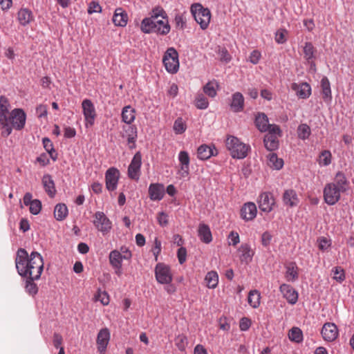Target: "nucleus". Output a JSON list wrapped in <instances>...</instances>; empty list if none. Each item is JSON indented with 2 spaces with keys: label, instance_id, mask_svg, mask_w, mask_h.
<instances>
[{
  "label": "nucleus",
  "instance_id": "obj_40",
  "mask_svg": "<svg viewBox=\"0 0 354 354\" xmlns=\"http://www.w3.org/2000/svg\"><path fill=\"white\" fill-rule=\"evenodd\" d=\"M261 295L259 291L254 290L249 292L248 301V304L254 308L259 307L260 304Z\"/></svg>",
  "mask_w": 354,
  "mask_h": 354
},
{
  "label": "nucleus",
  "instance_id": "obj_32",
  "mask_svg": "<svg viewBox=\"0 0 354 354\" xmlns=\"http://www.w3.org/2000/svg\"><path fill=\"white\" fill-rule=\"evenodd\" d=\"M283 201L285 205L290 207L295 206L299 203L297 195L293 189H288L284 192Z\"/></svg>",
  "mask_w": 354,
  "mask_h": 354
},
{
  "label": "nucleus",
  "instance_id": "obj_46",
  "mask_svg": "<svg viewBox=\"0 0 354 354\" xmlns=\"http://www.w3.org/2000/svg\"><path fill=\"white\" fill-rule=\"evenodd\" d=\"M288 337L291 341H294L295 342H300L303 339L301 330L297 327L292 328L289 331Z\"/></svg>",
  "mask_w": 354,
  "mask_h": 354
},
{
  "label": "nucleus",
  "instance_id": "obj_61",
  "mask_svg": "<svg viewBox=\"0 0 354 354\" xmlns=\"http://www.w3.org/2000/svg\"><path fill=\"white\" fill-rule=\"evenodd\" d=\"M261 57V54L260 51L257 50H254L253 51L251 52L249 56V61L253 64H257L259 63Z\"/></svg>",
  "mask_w": 354,
  "mask_h": 354
},
{
  "label": "nucleus",
  "instance_id": "obj_28",
  "mask_svg": "<svg viewBox=\"0 0 354 354\" xmlns=\"http://www.w3.org/2000/svg\"><path fill=\"white\" fill-rule=\"evenodd\" d=\"M198 234L201 241L205 243H209L212 241V232L206 224L201 223L199 225Z\"/></svg>",
  "mask_w": 354,
  "mask_h": 354
},
{
  "label": "nucleus",
  "instance_id": "obj_20",
  "mask_svg": "<svg viewBox=\"0 0 354 354\" xmlns=\"http://www.w3.org/2000/svg\"><path fill=\"white\" fill-rule=\"evenodd\" d=\"M110 339V333L108 328L101 329L97 337V349L100 353H102L105 351Z\"/></svg>",
  "mask_w": 354,
  "mask_h": 354
},
{
  "label": "nucleus",
  "instance_id": "obj_31",
  "mask_svg": "<svg viewBox=\"0 0 354 354\" xmlns=\"http://www.w3.org/2000/svg\"><path fill=\"white\" fill-rule=\"evenodd\" d=\"M244 98L243 95L236 92L232 95V102L230 104L231 109L234 112H240L243 109Z\"/></svg>",
  "mask_w": 354,
  "mask_h": 354
},
{
  "label": "nucleus",
  "instance_id": "obj_3",
  "mask_svg": "<svg viewBox=\"0 0 354 354\" xmlns=\"http://www.w3.org/2000/svg\"><path fill=\"white\" fill-rule=\"evenodd\" d=\"M140 29L145 33L155 32L165 35L170 31V25L167 18L144 19L141 22Z\"/></svg>",
  "mask_w": 354,
  "mask_h": 354
},
{
  "label": "nucleus",
  "instance_id": "obj_6",
  "mask_svg": "<svg viewBox=\"0 0 354 354\" xmlns=\"http://www.w3.org/2000/svg\"><path fill=\"white\" fill-rule=\"evenodd\" d=\"M9 103L4 96L0 97V129L2 130L1 136L8 137L12 133L11 125L9 123L7 113H8Z\"/></svg>",
  "mask_w": 354,
  "mask_h": 354
},
{
  "label": "nucleus",
  "instance_id": "obj_60",
  "mask_svg": "<svg viewBox=\"0 0 354 354\" xmlns=\"http://www.w3.org/2000/svg\"><path fill=\"white\" fill-rule=\"evenodd\" d=\"M318 247L320 250L324 251L330 245V241L326 237H321L318 239Z\"/></svg>",
  "mask_w": 354,
  "mask_h": 354
},
{
  "label": "nucleus",
  "instance_id": "obj_53",
  "mask_svg": "<svg viewBox=\"0 0 354 354\" xmlns=\"http://www.w3.org/2000/svg\"><path fill=\"white\" fill-rule=\"evenodd\" d=\"M228 245L236 246L240 242V236L235 231H232L227 236Z\"/></svg>",
  "mask_w": 354,
  "mask_h": 354
},
{
  "label": "nucleus",
  "instance_id": "obj_47",
  "mask_svg": "<svg viewBox=\"0 0 354 354\" xmlns=\"http://www.w3.org/2000/svg\"><path fill=\"white\" fill-rule=\"evenodd\" d=\"M167 18V15L164 9L160 6L154 7L151 12L150 17H146L145 19H156V18Z\"/></svg>",
  "mask_w": 354,
  "mask_h": 354
},
{
  "label": "nucleus",
  "instance_id": "obj_54",
  "mask_svg": "<svg viewBox=\"0 0 354 354\" xmlns=\"http://www.w3.org/2000/svg\"><path fill=\"white\" fill-rule=\"evenodd\" d=\"M42 142L46 151L50 155L53 160H55V158L53 157V153H55V149L53 148V145L51 140L48 138H43Z\"/></svg>",
  "mask_w": 354,
  "mask_h": 354
},
{
  "label": "nucleus",
  "instance_id": "obj_30",
  "mask_svg": "<svg viewBox=\"0 0 354 354\" xmlns=\"http://www.w3.org/2000/svg\"><path fill=\"white\" fill-rule=\"evenodd\" d=\"M17 19L19 24L22 26H26L34 19L32 12L28 8H21L17 14Z\"/></svg>",
  "mask_w": 354,
  "mask_h": 354
},
{
  "label": "nucleus",
  "instance_id": "obj_7",
  "mask_svg": "<svg viewBox=\"0 0 354 354\" xmlns=\"http://www.w3.org/2000/svg\"><path fill=\"white\" fill-rule=\"evenodd\" d=\"M162 62L166 71L171 74L176 73L179 68L178 53L174 48H169L163 56Z\"/></svg>",
  "mask_w": 354,
  "mask_h": 354
},
{
  "label": "nucleus",
  "instance_id": "obj_5",
  "mask_svg": "<svg viewBox=\"0 0 354 354\" xmlns=\"http://www.w3.org/2000/svg\"><path fill=\"white\" fill-rule=\"evenodd\" d=\"M191 12L203 30H205L210 22L211 12L208 8H205L200 3H194L191 6Z\"/></svg>",
  "mask_w": 354,
  "mask_h": 354
},
{
  "label": "nucleus",
  "instance_id": "obj_25",
  "mask_svg": "<svg viewBox=\"0 0 354 354\" xmlns=\"http://www.w3.org/2000/svg\"><path fill=\"white\" fill-rule=\"evenodd\" d=\"M303 52L304 58L306 59L308 64H310L311 68H315V64L314 62L315 54L316 49L311 42H306L303 48Z\"/></svg>",
  "mask_w": 354,
  "mask_h": 354
},
{
  "label": "nucleus",
  "instance_id": "obj_48",
  "mask_svg": "<svg viewBox=\"0 0 354 354\" xmlns=\"http://www.w3.org/2000/svg\"><path fill=\"white\" fill-rule=\"evenodd\" d=\"M94 299L95 301H100L104 306H107L110 301L108 293L106 291H102L100 290H98L97 293L95 295Z\"/></svg>",
  "mask_w": 354,
  "mask_h": 354
},
{
  "label": "nucleus",
  "instance_id": "obj_58",
  "mask_svg": "<svg viewBox=\"0 0 354 354\" xmlns=\"http://www.w3.org/2000/svg\"><path fill=\"white\" fill-rule=\"evenodd\" d=\"M154 257H155V261H158V255L160 254L161 252V241L158 240V238H156L154 240V245L151 250Z\"/></svg>",
  "mask_w": 354,
  "mask_h": 354
},
{
  "label": "nucleus",
  "instance_id": "obj_13",
  "mask_svg": "<svg viewBox=\"0 0 354 354\" xmlns=\"http://www.w3.org/2000/svg\"><path fill=\"white\" fill-rule=\"evenodd\" d=\"M142 165V156L137 152L133 157L128 167V176L132 180H138L140 176V167Z\"/></svg>",
  "mask_w": 354,
  "mask_h": 354
},
{
  "label": "nucleus",
  "instance_id": "obj_39",
  "mask_svg": "<svg viewBox=\"0 0 354 354\" xmlns=\"http://www.w3.org/2000/svg\"><path fill=\"white\" fill-rule=\"evenodd\" d=\"M207 286L209 288H215L218 283V275L216 271L208 272L205 277Z\"/></svg>",
  "mask_w": 354,
  "mask_h": 354
},
{
  "label": "nucleus",
  "instance_id": "obj_12",
  "mask_svg": "<svg viewBox=\"0 0 354 354\" xmlns=\"http://www.w3.org/2000/svg\"><path fill=\"white\" fill-rule=\"evenodd\" d=\"M120 178V171L115 167H111L105 173L106 188L109 192H113L117 189L118 180Z\"/></svg>",
  "mask_w": 354,
  "mask_h": 354
},
{
  "label": "nucleus",
  "instance_id": "obj_43",
  "mask_svg": "<svg viewBox=\"0 0 354 354\" xmlns=\"http://www.w3.org/2000/svg\"><path fill=\"white\" fill-rule=\"evenodd\" d=\"M218 85L216 82H209L203 86V92L210 97L216 95Z\"/></svg>",
  "mask_w": 354,
  "mask_h": 354
},
{
  "label": "nucleus",
  "instance_id": "obj_51",
  "mask_svg": "<svg viewBox=\"0 0 354 354\" xmlns=\"http://www.w3.org/2000/svg\"><path fill=\"white\" fill-rule=\"evenodd\" d=\"M334 274L333 279L341 283L345 279L344 270L341 267H335L333 270Z\"/></svg>",
  "mask_w": 354,
  "mask_h": 354
},
{
  "label": "nucleus",
  "instance_id": "obj_63",
  "mask_svg": "<svg viewBox=\"0 0 354 354\" xmlns=\"http://www.w3.org/2000/svg\"><path fill=\"white\" fill-rule=\"evenodd\" d=\"M102 12V7L97 2L91 1L89 3L88 8V12L89 14H93L94 12Z\"/></svg>",
  "mask_w": 354,
  "mask_h": 354
},
{
  "label": "nucleus",
  "instance_id": "obj_37",
  "mask_svg": "<svg viewBox=\"0 0 354 354\" xmlns=\"http://www.w3.org/2000/svg\"><path fill=\"white\" fill-rule=\"evenodd\" d=\"M297 270L295 263H290L286 266L285 277L288 281H295L298 278Z\"/></svg>",
  "mask_w": 354,
  "mask_h": 354
},
{
  "label": "nucleus",
  "instance_id": "obj_55",
  "mask_svg": "<svg viewBox=\"0 0 354 354\" xmlns=\"http://www.w3.org/2000/svg\"><path fill=\"white\" fill-rule=\"evenodd\" d=\"M30 212L32 214L37 215L38 214L41 209V203L39 200L35 199L32 202V203L29 205Z\"/></svg>",
  "mask_w": 354,
  "mask_h": 354
},
{
  "label": "nucleus",
  "instance_id": "obj_16",
  "mask_svg": "<svg viewBox=\"0 0 354 354\" xmlns=\"http://www.w3.org/2000/svg\"><path fill=\"white\" fill-rule=\"evenodd\" d=\"M259 209L265 212H270L275 204L274 199L270 192H263L259 196L258 201Z\"/></svg>",
  "mask_w": 354,
  "mask_h": 354
},
{
  "label": "nucleus",
  "instance_id": "obj_44",
  "mask_svg": "<svg viewBox=\"0 0 354 354\" xmlns=\"http://www.w3.org/2000/svg\"><path fill=\"white\" fill-rule=\"evenodd\" d=\"M332 155L330 151L324 150L319 156L318 162L321 166L329 165L331 162Z\"/></svg>",
  "mask_w": 354,
  "mask_h": 354
},
{
  "label": "nucleus",
  "instance_id": "obj_57",
  "mask_svg": "<svg viewBox=\"0 0 354 354\" xmlns=\"http://www.w3.org/2000/svg\"><path fill=\"white\" fill-rule=\"evenodd\" d=\"M288 32L286 29H279L275 34V41L278 44H283L286 41V35Z\"/></svg>",
  "mask_w": 354,
  "mask_h": 354
},
{
  "label": "nucleus",
  "instance_id": "obj_4",
  "mask_svg": "<svg viewBox=\"0 0 354 354\" xmlns=\"http://www.w3.org/2000/svg\"><path fill=\"white\" fill-rule=\"evenodd\" d=\"M226 147L234 158L243 159L245 158L250 147L241 142L236 137L230 136L226 140Z\"/></svg>",
  "mask_w": 354,
  "mask_h": 354
},
{
  "label": "nucleus",
  "instance_id": "obj_56",
  "mask_svg": "<svg viewBox=\"0 0 354 354\" xmlns=\"http://www.w3.org/2000/svg\"><path fill=\"white\" fill-rule=\"evenodd\" d=\"M35 280L27 279L26 290V291L32 295H35L38 291V288L37 285L33 282Z\"/></svg>",
  "mask_w": 354,
  "mask_h": 354
},
{
  "label": "nucleus",
  "instance_id": "obj_62",
  "mask_svg": "<svg viewBox=\"0 0 354 354\" xmlns=\"http://www.w3.org/2000/svg\"><path fill=\"white\" fill-rule=\"evenodd\" d=\"M48 107L45 104H39L36 108V113L38 118H46L48 113Z\"/></svg>",
  "mask_w": 354,
  "mask_h": 354
},
{
  "label": "nucleus",
  "instance_id": "obj_23",
  "mask_svg": "<svg viewBox=\"0 0 354 354\" xmlns=\"http://www.w3.org/2000/svg\"><path fill=\"white\" fill-rule=\"evenodd\" d=\"M165 195L163 185L152 183L149 187V196L151 201H160Z\"/></svg>",
  "mask_w": 354,
  "mask_h": 354
},
{
  "label": "nucleus",
  "instance_id": "obj_29",
  "mask_svg": "<svg viewBox=\"0 0 354 354\" xmlns=\"http://www.w3.org/2000/svg\"><path fill=\"white\" fill-rule=\"evenodd\" d=\"M322 95L325 102L329 103L332 100L330 84L328 79L324 77L321 80Z\"/></svg>",
  "mask_w": 354,
  "mask_h": 354
},
{
  "label": "nucleus",
  "instance_id": "obj_45",
  "mask_svg": "<svg viewBox=\"0 0 354 354\" xmlns=\"http://www.w3.org/2000/svg\"><path fill=\"white\" fill-rule=\"evenodd\" d=\"M310 128L306 124H301L298 127L297 134L298 137L302 140L308 138L310 135Z\"/></svg>",
  "mask_w": 354,
  "mask_h": 354
},
{
  "label": "nucleus",
  "instance_id": "obj_38",
  "mask_svg": "<svg viewBox=\"0 0 354 354\" xmlns=\"http://www.w3.org/2000/svg\"><path fill=\"white\" fill-rule=\"evenodd\" d=\"M68 215L67 206L64 203H59L55 207L54 216L56 220L62 221Z\"/></svg>",
  "mask_w": 354,
  "mask_h": 354
},
{
  "label": "nucleus",
  "instance_id": "obj_52",
  "mask_svg": "<svg viewBox=\"0 0 354 354\" xmlns=\"http://www.w3.org/2000/svg\"><path fill=\"white\" fill-rule=\"evenodd\" d=\"M176 346L180 351H184L187 345V339L184 335H178L175 340Z\"/></svg>",
  "mask_w": 354,
  "mask_h": 354
},
{
  "label": "nucleus",
  "instance_id": "obj_17",
  "mask_svg": "<svg viewBox=\"0 0 354 354\" xmlns=\"http://www.w3.org/2000/svg\"><path fill=\"white\" fill-rule=\"evenodd\" d=\"M239 260L245 264H248L252 260L254 252L248 243H242L237 250Z\"/></svg>",
  "mask_w": 354,
  "mask_h": 354
},
{
  "label": "nucleus",
  "instance_id": "obj_21",
  "mask_svg": "<svg viewBox=\"0 0 354 354\" xmlns=\"http://www.w3.org/2000/svg\"><path fill=\"white\" fill-rule=\"evenodd\" d=\"M291 88L296 92L299 97L302 99L308 98L311 94V87L306 82L301 84L292 83Z\"/></svg>",
  "mask_w": 354,
  "mask_h": 354
},
{
  "label": "nucleus",
  "instance_id": "obj_59",
  "mask_svg": "<svg viewBox=\"0 0 354 354\" xmlns=\"http://www.w3.org/2000/svg\"><path fill=\"white\" fill-rule=\"evenodd\" d=\"M218 53L220 56L221 61L229 62L231 60V55L225 48H220Z\"/></svg>",
  "mask_w": 354,
  "mask_h": 354
},
{
  "label": "nucleus",
  "instance_id": "obj_64",
  "mask_svg": "<svg viewBox=\"0 0 354 354\" xmlns=\"http://www.w3.org/2000/svg\"><path fill=\"white\" fill-rule=\"evenodd\" d=\"M251 326V320L247 317H243L239 322V327L241 330L245 331L249 329Z\"/></svg>",
  "mask_w": 354,
  "mask_h": 354
},
{
  "label": "nucleus",
  "instance_id": "obj_8",
  "mask_svg": "<svg viewBox=\"0 0 354 354\" xmlns=\"http://www.w3.org/2000/svg\"><path fill=\"white\" fill-rule=\"evenodd\" d=\"M155 277L157 281L161 284H169L173 279L170 267L163 263H158L156 266Z\"/></svg>",
  "mask_w": 354,
  "mask_h": 354
},
{
  "label": "nucleus",
  "instance_id": "obj_41",
  "mask_svg": "<svg viewBox=\"0 0 354 354\" xmlns=\"http://www.w3.org/2000/svg\"><path fill=\"white\" fill-rule=\"evenodd\" d=\"M128 132L127 142L131 149L136 148V141L137 138V130L136 127H129L127 131Z\"/></svg>",
  "mask_w": 354,
  "mask_h": 354
},
{
  "label": "nucleus",
  "instance_id": "obj_15",
  "mask_svg": "<svg viewBox=\"0 0 354 354\" xmlns=\"http://www.w3.org/2000/svg\"><path fill=\"white\" fill-rule=\"evenodd\" d=\"M321 334L325 341L330 342L337 338L339 331L334 323L327 322L322 326Z\"/></svg>",
  "mask_w": 354,
  "mask_h": 354
},
{
  "label": "nucleus",
  "instance_id": "obj_42",
  "mask_svg": "<svg viewBox=\"0 0 354 354\" xmlns=\"http://www.w3.org/2000/svg\"><path fill=\"white\" fill-rule=\"evenodd\" d=\"M187 129V124L182 118H178L174 123L173 130L176 134H182Z\"/></svg>",
  "mask_w": 354,
  "mask_h": 354
},
{
  "label": "nucleus",
  "instance_id": "obj_14",
  "mask_svg": "<svg viewBox=\"0 0 354 354\" xmlns=\"http://www.w3.org/2000/svg\"><path fill=\"white\" fill-rule=\"evenodd\" d=\"M121 250L124 253V255H122L118 250H113L109 254V263L113 268H122V259H129L131 257V252L127 249L124 250V248H122Z\"/></svg>",
  "mask_w": 354,
  "mask_h": 354
},
{
  "label": "nucleus",
  "instance_id": "obj_27",
  "mask_svg": "<svg viewBox=\"0 0 354 354\" xmlns=\"http://www.w3.org/2000/svg\"><path fill=\"white\" fill-rule=\"evenodd\" d=\"M217 154V150L206 145H203L198 148L197 156L201 160H207L212 156Z\"/></svg>",
  "mask_w": 354,
  "mask_h": 354
},
{
  "label": "nucleus",
  "instance_id": "obj_26",
  "mask_svg": "<svg viewBox=\"0 0 354 354\" xmlns=\"http://www.w3.org/2000/svg\"><path fill=\"white\" fill-rule=\"evenodd\" d=\"M42 184L47 194L50 198H53L56 194V189L51 176L45 174L42 178Z\"/></svg>",
  "mask_w": 354,
  "mask_h": 354
},
{
  "label": "nucleus",
  "instance_id": "obj_2",
  "mask_svg": "<svg viewBox=\"0 0 354 354\" xmlns=\"http://www.w3.org/2000/svg\"><path fill=\"white\" fill-rule=\"evenodd\" d=\"M349 183L342 172H337L333 183L326 185L324 189V198L330 205L335 204L340 198L342 193L348 189Z\"/></svg>",
  "mask_w": 354,
  "mask_h": 354
},
{
  "label": "nucleus",
  "instance_id": "obj_36",
  "mask_svg": "<svg viewBox=\"0 0 354 354\" xmlns=\"http://www.w3.org/2000/svg\"><path fill=\"white\" fill-rule=\"evenodd\" d=\"M255 124L257 129L261 132H266L268 130V118L265 113H258L255 118Z\"/></svg>",
  "mask_w": 354,
  "mask_h": 354
},
{
  "label": "nucleus",
  "instance_id": "obj_9",
  "mask_svg": "<svg viewBox=\"0 0 354 354\" xmlns=\"http://www.w3.org/2000/svg\"><path fill=\"white\" fill-rule=\"evenodd\" d=\"M93 223L95 228L103 234L109 233L112 227L111 221L104 212L100 211L95 213Z\"/></svg>",
  "mask_w": 354,
  "mask_h": 354
},
{
  "label": "nucleus",
  "instance_id": "obj_1",
  "mask_svg": "<svg viewBox=\"0 0 354 354\" xmlns=\"http://www.w3.org/2000/svg\"><path fill=\"white\" fill-rule=\"evenodd\" d=\"M15 266L21 277L37 280L44 270L43 258L37 252H32L29 255L25 249L19 248L16 254Z\"/></svg>",
  "mask_w": 354,
  "mask_h": 354
},
{
  "label": "nucleus",
  "instance_id": "obj_10",
  "mask_svg": "<svg viewBox=\"0 0 354 354\" xmlns=\"http://www.w3.org/2000/svg\"><path fill=\"white\" fill-rule=\"evenodd\" d=\"M82 108L85 119L86 127H92L94 124L97 116L94 104L91 100L85 99L82 102Z\"/></svg>",
  "mask_w": 354,
  "mask_h": 354
},
{
  "label": "nucleus",
  "instance_id": "obj_34",
  "mask_svg": "<svg viewBox=\"0 0 354 354\" xmlns=\"http://www.w3.org/2000/svg\"><path fill=\"white\" fill-rule=\"evenodd\" d=\"M276 135L272 133H267L264 137V145L265 147L272 151H274L279 147V140Z\"/></svg>",
  "mask_w": 354,
  "mask_h": 354
},
{
  "label": "nucleus",
  "instance_id": "obj_19",
  "mask_svg": "<svg viewBox=\"0 0 354 354\" xmlns=\"http://www.w3.org/2000/svg\"><path fill=\"white\" fill-rule=\"evenodd\" d=\"M257 213V206L254 203L248 202L243 205L241 209V217L246 221L253 220Z\"/></svg>",
  "mask_w": 354,
  "mask_h": 354
},
{
  "label": "nucleus",
  "instance_id": "obj_49",
  "mask_svg": "<svg viewBox=\"0 0 354 354\" xmlns=\"http://www.w3.org/2000/svg\"><path fill=\"white\" fill-rule=\"evenodd\" d=\"M208 105V100L203 94H198L195 100V106L199 109H205Z\"/></svg>",
  "mask_w": 354,
  "mask_h": 354
},
{
  "label": "nucleus",
  "instance_id": "obj_50",
  "mask_svg": "<svg viewBox=\"0 0 354 354\" xmlns=\"http://www.w3.org/2000/svg\"><path fill=\"white\" fill-rule=\"evenodd\" d=\"M186 21V17L183 14L178 13L176 15L174 24L176 28L183 30L185 28Z\"/></svg>",
  "mask_w": 354,
  "mask_h": 354
},
{
  "label": "nucleus",
  "instance_id": "obj_33",
  "mask_svg": "<svg viewBox=\"0 0 354 354\" xmlns=\"http://www.w3.org/2000/svg\"><path fill=\"white\" fill-rule=\"evenodd\" d=\"M267 164L270 168L279 170L283 166V160L279 158L276 153L270 152L267 156Z\"/></svg>",
  "mask_w": 354,
  "mask_h": 354
},
{
  "label": "nucleus",
  "instance_id": "obj_11",
  "mask_svg": "<svg viewBox=\"0 0 354 354\" xmlns=\"http://www.w3.org/2000/svg\"><path fill=\"white\" fill-rule=\"evenodd\" d=\"M8 119L12 129L14 128L17 130H21L25 126L26 115L22 109H15L12 111Z\"/></svg>",
  "mask_w": 354,
  "mask_h": 354
},
{
  "label": "nucleus",
  "instance_id": "obj_24",
  "mask_svg": "<svg viewBox=\"0 0 354 354\" xmlns=\"http://www.w3.org/2000/svg\"><path fill=\"white\" fill-rule=\"evenodd\" d=\"M112 20L115 26L124 27L128 21L127 13L123 8H118L114 12Z\"/></svg>",
  "mask_w": 354,
  "mask_h": 354
},
{
  "label": "nucleus",
  "instance_id": "obj_35",
  "mask_svg": "<svg viewBox=\"0 0 354 354\" xmlns=\"http://www.w3.org/2000/svg\"><path fill=\"white\" fill-rule=\"evenodd\" d=\"M122 120L127 124H131L136 118L135 109L130 106H126L122 111Z\"/></svg>",
  "mask_w": 354,
  "mask_h": 354
},
{
  "label": "nucleus",
  "instance_id": "obj_18",
  "mask_svg": "<svg viewBox=\"0 0 354 354\" xmlns=\"http://www.w3.org/2000/svg\"><path fill=\"white\" fill-rule=\"evenodd\" d=\"M283 296L290 304H295L298 300V292L290 286L283 283L279 287Z\"/></svg>",
  "mask_w": 354,
  "mask_h": 354
},
{
  "label": "nucleus",
  "instance_id": "obj_22",
  "mask_svg": "<svg viewBox=\"0 0 354 354\" xmlns=\"http://www.w3.org/2000/svg\"><path fill=\"white\" fill-rule=\"evenodd\" d=\"M180 169L179 173L183 178L187 176L189 173V156L187 151H182L178 154Z\"/></svg>",
  "mask_w": 354,
  "mask_h": 354
}]
</instances>
